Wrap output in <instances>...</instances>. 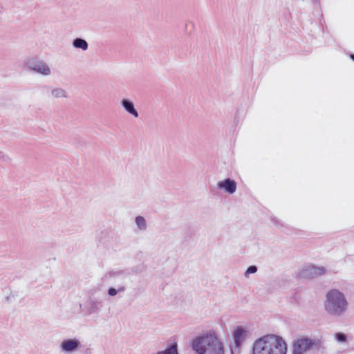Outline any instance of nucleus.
I'll return each instance as SVG.
<instances>
[{
    "label": "nucleus",
    "mask_w": 354,
    "mask_h": 354,
    "mask_svg": "<svg viewBox=\"0 0 354 354\" xmlns=\"http://www.w3.org/2000/svg\"><path fill=\"white\" fill-rule=\"evenodd\" d=\"M191 346L196 354H225L224 344L214 332L196 337Z\"/></svg>",
    "instance_id": "1"
},
{
    "label": "nucleus",
    "mask_w": 354,
    "mask_h": 354,
    "mask_svg": "<svg viewBox=\"0 0 354 354\" xmlns=\"http://www.w3.org/2000/svg\"><path fill=\"white\" fill-rule=\"evenodd\" d=\"M253 354H286L285 341L274 335H267L257 339L252 346Z\"/></svg>",
    "instance_id": "2"
},
{
    "label": "nucleus",
    "mask_w": 354,
    "mask_h": 354,
    "mask_svg": "<svg viewBox=\"0 0 354 354\" xmlns=\"http://www.w3.org/2000/svg\"><path fill=\"white\" fill-rule=\"evenodd\" d=\"M324 307L329 315L341 317L347 311L348 302L343 292L331 289L326 295Z\"/></svg>",
    "instance_id": "3"
},
{
    "label": "nucleus",
    "mask_w": 354,
    "mask_h": 354,
    "mask_svg": "<svg viewBox=\"0 0 354 354\" xmlns=\"http://www.w3.org/2000/svg\"><path fill=\"white\" fill-rule=\"evenodd\" d=\"M322 342L318 338L301 336L292 343V354H305L310 350H317L321 347Z\"/></svg>",
    "instance_id": "4"
},
{
    "label": "nucleus",
    "mask_w": 354,
    "mask_h": 354,
    "mask_svg": "<svg viewBox=\"0 0 354 354\" xmlns=\"http://www.w3.org/2000/svg\"><path fill=\"white\" fill-rule=\"evenodd\" d=\"M326 269L324 267H318L314 265L304 266L297 274L299 279H313L324 274Z\"/></svg>",
    "instance_id": "5"
},
{
    "label": "nucleus",
    "mask_w": 354,
    "mask_h": 354,
    "mask_svg": "<svg viewBox=\"0 0 354 354\" xmlns=\"http://www.w3.org/2000/svg\"><path fill=\"white\" fill-rule=\"evenodd\" d=\"M28 66L31 70L42 75L48 76L51 74V70L49 66L43 61L29 60Z\"/></svg>",
    "instance_id": "6"
},
{
    "label": "nucleus",
    "mask_w": 354,
    "mask_h": 354,
    "mask_svg": "<svg viewBox=\"0 0 354 354\" xmlns=\"http://www.w3.org/2000/svg\"><path fill=\"white\" fill-rule=\"evenodd\" d=\"M249 335V331L245 328L241 326H236L233 332V338L236 346L239 347Z\"/></svg>",
    "instance_id": "7"
},
{
    "label": "nucleus",
    "mask_w": 354,
    "mask_h": 354,
    "mask_svg": "<svg viewBox=\"0 0 354 354\" xmlns=\"http://www.w3.org/2000/svg\"><path fill=\"white\" fill-rule=\"evenodd\" d=\"M80 346L81 343L77 339H64L61 342L59 345L61 351L65 353H70L77 351Z\"/></svg>",
    "instance_id": "8"
},
{
    "label": "nucleus",
    "mask_w": 354,
    "mask_h": 354,
    "mask_svg": "<svg viewBox=\"0 0 354 354\" xmlns=\"http://www.w3.org/2000/svg\"><path fill=\"white\" fill-rule=\"evenodd\" d=\"M218 188L225 190L228 194H233L236 192V183L234 180L230 178H227L223 181L217 183Z\"/></svg>",
    "instance_id": "9"
},
{
    "label": "nucleus",
    "mask_w": 354,
    "mask_h": 354,
    "mask_svg": "<svg viewBox=\"0 0 354 354\" xmlns=\"http://www.w3.org/2000/svg\"><path fill=\"white\" fill-rule=\"evenodd\" d=\"M120 104L127 113L136 118H138V112L136 109L134 104L131 100L128 98H123L121 100Z\"/></svg>",
    "instance_id": "10"
},
{
    "label": "nucleus",
    "mask_w": 354,
    "mask_h": 354,
    "mask_svg": "<svg viewBox=\"0 0 354 354\" xmlns=\"http://www.w3.org/2000/svg\"><path fill=\"white\" fill-rule=\"evenodd\" d=\"M50 95L53 99L66 98L68 93L62 88L54 87L50 89Z\"/></svg>",
    "instance_id": "11"
},
{
    "label": "nucleus",
    "mask_w": 354,
    "mask_h": 354,
    "mask_svg": "<svg viewBox=\"0 0 354 354\" xmlns=\"http://www.w3.org/2000/svg\"><path fill=\"white\" fill-rule=\"evenodd\" d=\"M101 310V301L92 299L88 302L87 312L89 315L98 313Z\"/></svg>",
    "instance_id": "12"
},
{
    "label": "nucleus",
    "mask_w": 354,
    "mask_h": 354,
    "mask_svg": "<svg viewBox=\"0 0 354 354\" xmlns=\"http://www.w3.org/2000/svg\"><path fill=\"white\" fill-rule=\"evenodd\" d=\"M127 274L124 269H112L106 272L105 277L106 279H114L117 277H126Z\"/></svg>",
    "instance_id": "13"
},
{
    "label": "nucleus",
    "mask_w": 354,
    "mask_h": 354,
    "mask_svg": "<svg viewBox=\"0 0 354 354\" xmlns=\"http://www.w3.org/2000/svg\"><path fill=\"white\" fill-rule=\"evenodd\" d=\"M127 290V286L124 283H122L118 286V288L110 287L107 290V294L109 297H115L119 292H124Z\"/></svg>",
    "instance_id": "14"
},
{
    "label": "nucleus",
    "mask_w": 354,
    "mask_h": 354,
    "mask_svg": "<svg viewBox=\"0 0 354 354\" xmlns=\"http://www.w3.org/2000/svg\"><path fill=\"white\" fill-rule=\"evenodd\" d=\"M73 46L75 48L86 50L88 48L87 41L82 38H76L73 41Z\"/></svg>",
    "instance_id": "15"
},
{
    "label": "nucleus",
    "mask_w": 354,
    "mask_h": 354,
    "mask_svg": "<svg viewBox=\"0 0 354 354\" xmlns=\"http://www.w3.org/2000/svg\"><path fill=\"white\" fill-rule=\"evenodd\" d=\"M156 354H178V345L176 342H174L165 349L158 351Z\"/></svg>",
    "instance_id": "16"
},
{
    "label": "nucleus",
    "mask_w": 354,
    "mask_h": 354,
    "mask_svg": "<svg viewBox=\"0 0 354 354\" xmlns=\"http://www.w3.org/2000/svg\"><path fill=\"white\" fill-rule=\"evenodd\" d=\"M135 223L137 227L140 230H145L147 229V222L145 218L142 216H138L135 218Z\"/></svg>",
    "instance_id": "17"
},
{
    "label": "nucleus",
    "mask_w": 354,
    "mask_h": 354,
    "mask_svg": "<svg viewBox=\"0 0 354 354\" xmlns=\"http://www.w3.org/2000/svg\"><path fill=\"white\" fill-rule=\"evenodd\" d=\"M334 337L336 342L345 343L347 340V335L343 333H335Z\"/></svg>",
    "instance_id": "18"
},
{
    "label": "nucleus",
    "mask_w": 354,
    "mask_h": 354,
    "mask_svg": "<svg viewBox=\"0 0 354 354\" xmlns=\"http://www.w3.org/2000/svg\"><path fill=\"white\" fill-rule=\"evenodd\" d=\"M257 266H250L246 270V271L245 272V277H248L250 274L255 273V272H257Z\"/></svg>",
    "instance_id": "19"
},
{
    "label": "nucleus",
    "mask_w": 354,
    "mask_h": 354,
    "mask_svg": "<svg viewBox=\"0 0 354 354\" xmlns=\"http://www.w3.org/2000/svg\"><path fill=\"white\" fill-rule=\"evenodd\" d=\"M351 59L354 61V55H351Z\"/></svg>",
    "instance_id": "20"
}]
</instances>
